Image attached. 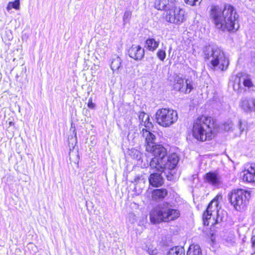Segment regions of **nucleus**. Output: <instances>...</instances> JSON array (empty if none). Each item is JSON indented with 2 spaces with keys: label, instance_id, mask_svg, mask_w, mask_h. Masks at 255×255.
Returning <instances> with one entry per match:
<instances>
[{
  "label": "nucleus",
  "instance_id": "obj_32",
  "mask_svg": "<svg viewBox=\"0 0 255 255\" xmlns=\"http://www.w3.org/2000/svg\"><path fill=\"white\" fill-rule=\"evenodd\" d=\"M142 125L144 126L146 128V129H147L148 130L153 127L152 124L150 122H148L147 123L143 124ZM144 129H145V128Z\"/></svg>",
  "mask_w": 255,
  "mask_h": 255
},
{
  "label": "nucleus",
  "instance_id": "obj_15",
  "mask_svg": "<svg viewBox=\"0 0 255 255\" xmlns=\"http://www.w3.org/2000/svg\"><path fill=\"white\" fill-rule=\"evenodd\" d=\"M243 173L244 180L248 182H255V163L251 164Z\"/></svg>",
  "mask_w": 255,
  "mask_h": 255
},
{
  "label": "nucleus",
  "instance_id": "obj_33",
  "mask_svg": "<svg viewBox=\"0 0 255 255\" xmlns=\"http://www.w3.org/2000/svg\"><path fill=\"white\" fill-rule=\"evenodd\" d=\"M251 104L253 107V111H255V99H251Z\"/></svg>",
  "mask_w": 255,
  "mask_h": 255
},
{
  "label": "nucleus",
  "instance_id": "obj_34",
  "mask_svg": "<svg viewBox=\"0 0 255 255\" xmlns=\"http://www.w3.org/2000/svg\"><path fill=\"white\" fill-rule=\"evenodd\" d=\"M252 247L255 251V236L252 238Z\"/></svg>",
  "mask_w": 255,
  "mask_h": 255
},
{
  "label": "nucleus",
  "instance_id": "obj_14",
  "mask_svg": "<svg viewBox=\"0 0 255 255\" xmlns=\"http://www.w3.org/2000/svg\"><path fill=\"white\" fill-rule=\"evenodd\" d=\"M128 52L129 57L136 60H141L144 55V49L139 45H133Z\"/></svg>",
  "mask_w": 255,
  "mask_h": 255
},
{
  "label": "nucleus",
  "instance_id": "obj_37",
  "mask_svg": "<svg viewBox=\"0 0 255 255\" xmlns=\"http://www.w3.org/2000/svg\"><path fill=\"white\" fill-rule=\"evenodd\" d=\"M167 179H168V180H170V179H169V176L168 175H167Z\"/></svg>",
  "mask_w": 255,
  "mask_h": 255
},
{
  "label": "nucleus",
  "instance_id": "obj_18",
  "mask_svg": "<svg viewBox=\"0 0 255 255\" xmlns=\"http://www.w3.org/2000/svg\"><path fill=\"white\" fill-rule=\"evenodd\" d=\"M240 106L241 108L247 113L253 111V107L251 104V99H243L242 100Z\"/></svg>",
  "mask_w": 255,
  "mask_h": 255
},
{
  "label": "nucleus",
  "instance_id": "obj_19",
  "mask_svg": "<svg viewBox=\"0 0 255 255\" xmlns=\"http://www.w3.org/2000/svg\"><path fill=\"white\" fill-rule=\"evenodd\" d=\"M187 255H202L200 247L198 245H191L187 252Z\"/></svg>",
  "mask_w": 255,
  "mask_h": 255
},
{
  "label": "nucleus",
  "instance_id": "obj_13",
  "mask_svg": "<svg viewBox=\"0 0 255 255\" xmlns=\"http://www.w3.org/2000/svg\"><path fill=\"white\" fill-rule=\"evenodd\" d=\"M176 0H156L155 7L158 10H163L164 15L172 10L176 6Z\"/></svg>",
  "mask_w": 255,
  "mask_h": 255
},
{
  "label": "nucleus",
  "instance_id": "obj_20",
  "mask_svg": "<svg viewBox=\"0 0 255 255\" xmlns=\"http://www.w3.org/2000/svg\"><path fill=\"white\" fill-rule=\"evenodd\" d=\"M167 255H185V250L182 247L176 246L170 249Z\"/></svg>",
  "mask_w": 255,
  "mask_h": 255
},
{
  "label": "nucleus",
  "instance_id": "obj_36",
  "mask_svg": "<svg viewBox=\"0 0 255 255\" xmlns=\"http://www.w3.org/2000/svg\"><path fill=\"white\" fill-rule=\"evenodd\" d=\"M148 122H150V119H149V117L148 115H147L145 118L144 119V122H142V125H143V124H145L146 123H147Z\"/></svg>",
  "mask_w": 255,
  "mask_h": 255
},
{
  "label": "nucleus",
  "instance_id": "obj_12",
  "mask_svg": "<svg viewBox=\"0 0 255 255\" xmlns=\"http://www.w3.org/2000/svg\"><path fill=\"white\" fill-rule=\"evenodd\" d=\"M173 88L176 91L185 93H189L193 89L192 81L190 80L187 79L184 82L183 79L176 77L175 79Z\"/></svg>",
  "mask_w": 255,
  "mask_h": 255
},
{
  "label": "nucleus",
  "instance_id": "obj_31",
  "mask_svg": "<svg viewBox=\"0 0 255 255\" xmlns=\"http://www.w3.org/2000/svg\"><path fill=\"white\" fill-rule=\"evenodd\" d=\"M239 128L241 132H243L244 130L245 125L243 124L241 120H239L238 121Z\"/></svg>",
  "mask_w": 255,
  "mask_h": 255
},
{
  "label": "nucleus",
  "instance_id": "obj_30",
  "mask_svg": "<svg viewBox=\"0 0 255 255\" xmlns=\"http://www.w3.org/2000/svg\"><path fill=\"white\" fill-rule=\"evenodd\" d=\"M95 106H96L95 104L94 103H93L92 98H90L88 101V108L90 109H95Z\"/></svg>",
  "mask_w": 255,
  "mask_h": 255
},
{
  "label": "nucleus",
  "instance_id": "obj_1",
  "mask_svg": "<svg viewBox=\"0 0 255 255\" xmlns=\"http://www.w3.org/2000/svg\"><path fill=\"white\" fill-rule=\"evenodd\" d=\"M142 135L145 137L147 143L146 150L151 153L154 156L149 164L152 169L163 171L165 168H171L177 165L179 157L176 153H172L167 156L166 148L161 145L155 144L154 134L144 128L142 129Z\"/></svg>",
  "mask_w": 255,
  "mask_h": 255
},
{
  "label": "nucleus",
  "instance_id": "obj_5",
  "mask_svg": "<svg viewBox=\"0 0 255 255\" xmlns=\"http://www.w3.org/2000/svg\"><path fill=\"white\" fill-rule=\"evenodd\" d=\"M210 118L202 116L195 121L193 127V136L198 140L204 141L212 139V128Z\"/></svg>",
  "mask_w": 255,
  "mask_h": 255
},
{
  "label": "nucleus",
  "instance_id": "obj_23",
  "mask_svg": "<svg viewBox=\"0 0 255 255\" xmlns=\"http://www.w3.org/2000/svg\"><path fill=\"white\" fill-rule=\"evenodd\" d=\"M143 249L150 255H156L158 253L156 248L150 242L146 243L145 245L143 246Z\"/></svg>",
  "mask_w": 255,
  "mask_h": 255
},
{
  "label": "nucleus",
  "instance_id": "obj_35",
  "mask_svg": "<svg viewBox=\"0 0 255 255\" xmlns=\"http://www.w3.org/2000/svg\"><path fill=\"white\" fill-rule=\"evenodd\" d=\"M135 154H136V158L138 159H139L140 158V153L139 151L136 150L135 151Z\"/></svg>",
  "mask_w": 255,
  "mask_h": 255
},
{
  "label": "nucleus",
  "instance_id": "obj_7",
  "mask_svg": "<svg viewBox=\"0 0 255 255\" xmlns=\"http://www.w3.org/2000/svg\"><path fill=\"white\" fill-rule=\"evenodd\" d=\"M156 123L163 127H168L178 120L176 111L170 109L163 108L157 111L155 114Z\"/></svg>",
  "mask_w": 255,
  "mask_h": 255
},
{
  "label": "nucleus",
  "instance_id": "obj_8",
  "mask_svg": "<svg viewBox=\"0 0 255 255\" xmlns=\"http://www.w3.org/2000/svg\"><path fill=\"white\" fill-rule=\"evenodd\" d=\"M218 201L217 199H213L208 205L206 211L203 215V221L204 226H213L222 221L221 218L219 216L215 220L214 218H212L213 214L218 216Z\"/></svg>",
  "mask_w": 255,
  "mask_h": 255
},
{
  "label": "nucleus",
  "instance_id": "obj_21",
  "mask_svg": "<svg viewBox=\"0 0 255 255\" xmlns=\"http://www.w3.org/2000/svg\"><path fill=\"white\" fill-rule=\"evenodd\" d=\"M121 58L117 55H114L112 58L111 68L113 71L119 70L121 67Z\"/></svg>",
  "mask_w": 255,
  "mask_h": 255
},
{
  "label": "nucleus",
  "instance_id": "obj_29",
  "mask_svg": "<svg viewBox=\"0 0 255 255\" xmlns=\"http://www.w3.org/2000/svg\"><path fill=\"white\" fill-rule=\"evenodd\" d=\"M146 114L144 112H141L139 115V119L140 121V124H142V122H144V120L145 117L147 116Z\"/></svg>",
  "mask_w": 255,
  "mask_h": 255
},
{
  "label": "nucleus",
  "instance_id": "obj_26",
  "mask_svg": "<svg viewBox=\"0 0 255 255\" xmlns=\"http://www.w3.org/2000/svg\"><path fill=\"white\" fill-rule=\"evenodd\" d=\"M131 16V12L129 10L126 11L123 16V21L124 23L128 22Z\"/></svg>",
  "mask_w": 255,
  "mask_h": 255
},
{
  "label": "nucleus",
  "instance_id": "obj_17",
  "mask_svg": "<svg viewBox=\"0 0 255 255\" xmlns=\"http://www.w3.org/2000/svg\"><path fill=\"white\" fill-rule=\"evenodd\" d=\"M159 41H156L154 38H148L145 42L144 47L148 51H154L158 47Z\"/></svg>",
  "mask_w": 255,
  "mask_h": 255
},
{
  "label": "nucleus",
  "instance_id": "obj_2",
  "mask_svg": "<svg viewBox=\"0 0 255 255\" xmlns=\"http://www.w3.org/2000/svg\"><path fill=\"white\" fill-rule=\"evenodd\" d=\"M210 18L215 27L221 31H236L239 28L238 15L234 7L230 4L225 5L223 9L212 5Z\"/></svg>",
  "mask_w": 255,
  "mask_h": 255
},
{
  "label": "nucleus",
  "instance_id": "obj_25",
  "mask_svg": "<svg viewBox=\"0 0 255 255\" xmlns=\"http://www.w3.org/2000/svg\"><path fill=\"white\" fill-rule=\"evenodd\" d=\"M157 57L161 60L163 61L166 57V52L165 50L159 49L156 54Z\"/></svg>",
  "mask_w": 255,
  "mask_h": 255
},
{
  "label": "nucleus",
  "instance_id": "obj_22",
  "mask_svg": "<svg viewBox=\"0 0 255 255\" xmlns=\"http://www.w3.org/2000/svg\"><path fill=\"white\" fill-rule=\"evenodd\" d=\"M167 195V191L165 189H158L153 191L152 196L155 199L164 198Z\"/></svg>",
  "mask_w": 255,
  "mask_h": 255
},
{
  "label": "nucleus",
  "instance_id": "obj_28",
  "mask_svg": "<svg viewBox=\"0 0 255 255\" xmlns=\"http://www.w3.org/2000/svg\"><path fill=\"white\" fill-rule=\"evenodd\" d=\"M201 0H184V1L190 5H195L197 3H200Z\"/></svg>",
  "mask_w": 255,
  "mask_h": 255
},
{
  "label": "nucleus",
  "instance_id": "obj_11",
  "mask_svg": "<svg viewBox=\"0 0 255 255\" xmlns=\"http://www.w3.org/2000/svg\"><path fill=\"white\" fill-rule=\"evenodd\" d=\"M254 87V84L251 77L248 75L242 74L241 76L237 77L233 85L235 91L238 92H242V89L245 88H251Z\"/></svg>",
  "mask_w": 255,
  "mask_h": 255
},
{
  "label": "nucleus",
  "instance_id": "obj_9",
  "mask_svg": "<svg viewBox=\"0 0 255 255\" xmlns=\"http://www.w3.org/2000/svg\"><path fill=\"white\" fill-rule=\"evenodd\" d=\"M184 13L185 11L183 9L176 6L173 9L166 13L164 17L168 22L179 24L185 20Z\"/></svg>",
  "mask_w": 255,
  "mask_h": 255
},
{
  "label": "nucleus",
  "instance_id": "obj_27",
  "mask_svg": "<svg viewBox=\"0 0 255 255\" xmlns=\"http://www.w3.org/2000/svg\"><path fill=\"white\" fill-rule=\"evenodd\" d=\"M233 127V123L231 121H228L223 125V129L225 131L230 130Z\"/></svg>",
  "mask_w": 255,
  "mask_h": 255
},
{
  "label": "nucleus",
  "instance_id": "obj_24",
  "mask_svg": "<svg viewBox=\"0 0 255 255\" xmlns=\"http://www.w3.org/2000/svg\"><path fill=\"white\" fill-rule=\"evenodd\" d=\"M12 8L16 10L19 9L20 0H15L14 2H9L6 6V10L9 11Z\"/></svg>",
  "mask_w": 255,
  "mask_h": 255
},
{
  "label": "nucleus",
  "instance_id": "obj_4",
  "mask_svg": "<svg viewBox=\"0 0 255 255\" xmlns=\"http://www.w3.org/2000/svg\"><path fill=\"white\" fill-rule=\"evenodd\" d=\"M179 216L178 210L174 208L172 205L168 203H164L150 212L149 218L151 223L154 224L176 220Z\"/></svg>",
  "mask_w": 255,
  "mask_h": 255
},
{
  "label": "nucleus",
  "instance_id": "obj_10",
  "mask_svg": "<svg viewBox=\"0 0 255 255\" xmlns=\"http://www.w3.org/2000/svg\"><path fill=\"white\" fill-rule=\"evenodd\" d=\"M177 165L171 168H165L163 170V171L159 170H155L153 169H152L150 167V169L152 170V173L150 174V176L149 178V182L150 184L155 187H158L162 185L163 183V179L161 174L162 173H164L166 174V173H168L170 174H172V170H173L176 167Z\"/></svg>",
  "mask_w": 255,
  "mask_h": 255
},
{
  "label": "nucleus",
  "instance_id": "obj_6",
  "mask_svg": "<svg viewBox=\"0 0 255 255\" xmlns=\"http://www.w3.org/2000/svg\"><path fill=\"white\" fill-rule=\"evenodd\" d=\"M250 197V193L241 189L233 190L229 194V199L231 204L237 211H241L245 209Z\"/></svg>",
  "mask_w": 255,
  "mask_h": 255
},
{
  "label": "nucleus",
  "instance_id": "obj_16",
  "mask_svg": "<svg viewBox=\"0 0 255 255\" xmlns=\"http://www.w3.org/2000/svg\"><path fill=\"white\" fill-rule=\"evenodd\" d=\"M205 180L213 185H218L220 182L219 176L215 172H209L205 175Z\"/></svg>",
  "mask_w": 255,
  "mask_h": 255
},
{
  "label": "nucleus",
  "instance_id": "obj_3",
  "mask_svg": "<svg viewBox=\"0 0 255 255\" xmlns=\"http://www.w3.org/2000/svg\"><path fill=\"white\" fill-rule=\"evenodd\" d=\"M203 52L208 67L213 71L227 70L229 60L220 48L210 45L205 46Z\"/></svg>",
  "mask_w": 255,
  "mask_h": 255
}]
</instances>
